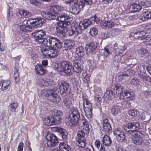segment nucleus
Instances as JSON below:
<instances>
[{"label": "nucleus", "instance_id": "09e8293b", "mask_svg": "<svg viewBox=\"0 0 151 151\" xmlns=\"http://www.w3.org/2000/svg\"><path fill=\"white\" fill-rule=\"evenodd\" d=\"M63 102L65 106L67 107L70 108L72 105L70 99L68 98H67L64 100Z\"/></svg>", "mask_w": 151, "mask_h": 151}, {"label": "nucleus", "instance_id": "aec40b11", "mask_svg": "<svg viewBox=\"0 0 151 151\" xmlns=\"http://www.w3.org/2000/svg\"><path fill=\"white\" fill-rule=\"evenodd\" d=\"M45 67L41 64H37L35 67V72L37 74L42 75L46 72Z\"/></svg>", "mask_w": 151, "mask_h": 151}, {"label": "nucleus", "instance_id": "7c9ffc66", "mask_svg": "<svg viewBox=\"0 0 151 151\" xmlns=\"http://www.w3.org/2000/svg\"><path fill=\"white\" fill-rule=\"evenodd\" d=\"M142 9L141 6L139 4H133L131 5L129 8L130 11L132 12H137Z\"/></svg>", "mask_w": 151, "mask_h": 151}, {"label": "nucleus", "instance_id": "423d86ee", "mask_svg": "<svg viewBox=\"0 0 151 151\" xmlns=\"http://www.w3.org/2000/svg\"><path fill=\"white\" fill-rule=\"evenodd\" d=\"M58 85L60 89V93L63 96H68L71 92V86L64 81H60Z\"/></svg>", "mask_w": 151, "mask_h": 151}, {"label": "nucleus", "instance_id": "a19ab883", "mask_svg": "<svg viewBox=\"0 0 151 151\" xmlns=\"http://www.w3.org/2000/svg\"><path fill=\"white\" fill-rule=\"evenodd\" d=\"M59 132L61 134L62 138L63 139H66L68 136V133L65 129L61 127L60 130H59Z\"/></svg>", "mask_w": 151, "mask_h": 151}, {"label": "nucleus", "instance_id": "c9c22d12", "mask_svg": "<svg viewBox=\"0 0 151 151\" xmlns=\"http://www.w3.org/2000/svg\"><path fill=\"white\" fill-rule=\"evenodd\" d=\"M51 11L61 12L64 10V8L62 6L58 5H52L50 8Z\"/></svg>", "mask_w": 151, "mask_h": 151}, {"label": "nucleus", "instance_id": "0e129e2a", "mask_svg": "<svg viewBox=\"0 0 151 151\" xmlns=\"http://www.w3.org/2000/svg\"><path fill=\"white\" fill-rule=\"evenodd\" d=\"M89 126V125L88 126H84L82 130V131H83V132L86 134H88L89 133L90 131Z\"/></svg>", "mask_w": 151, "mask_h": 151}, {"label": "nucleus", "instance_id": "2f4dec72", "mask_svg": "<svg viewBox=\"0 0 151 151\" xmlns=\"http://www.w3.org/2000/svg\"><path fill=\"white\" fill-rule=\"evenodd\" d=\"M76 143L79 147L83 148L85 147L86 144V141L85 138H83L82 139L78 138L76 140Z\"/></svg>", "mask_w": 151, "mask_h": 151}, {"label": "nucleus", "instance_id": "79ce46f5", "mask_svg": "<svg viewBox=\"0 0 151 151\" xmlns=\"http://www.w3.org/2000/svg\"><path fill=\"white\" fill-rule=\"evenodd\" d=\"M52 116H62L63 113L61 111L57 109H53L51 111Z\"/></svg>", "mask_w": 151, "mask_h": 151}, {"label": "nucleus", "instance_id": "6e6d98bb", "mask_svg": "<svg viewBox=\"0 0 151 151\" xmlns=\"http://www.w3.org/2000/svg\"><path fill=\"white\" fill-rule=\"evenodd\" d=\"M85 134H86L83 132V131L81 130L79 131L78 132L77 135L78 137H80L83 139V138H85L84 137Z\"/></svg>", "mask_w": 151, "mask_h": 151}, {"label": "nucleus", "instance_id": "c756f323", "mask_svg": "<svg viewBox=\"0 0 151 151\" xmlns=\"http://www.w3.org/2000/svg\"><path fill=\"white\" fill-rule=\"evenodd\" d=\"M51 118L53 125L59 124L62 122V118L61 116H51Z\"/></svg>", "mask_w": 151, "mask_h": 151}, {"label": "nucleus", "instance_id": "393cba45", "mask_svg": "<svg viewBox=\"0 0 151 151\" xmlns=\"http://www.w3.org/2000/svg\"><path fill=\"white\" fill-rule=\"evenodd\" d=\"M33 20L32 23L33 26H35V27H40L43 24L44 19H43L36 18L35 19H32Z\"/></svg>", "mask_w": 151, "mask_h": 151}, {"label": "nucleus", "instance_id": "5fc2aeb1", "mask_svg": "<svg viewBox=\"0 0 151 151\" xmlns=\"http://www.w3.org/2000/svg\"><path fill=\"white\" fill-rule=\"evenodd\" d=\"M131 84L134 86H136L139 84V80L136 78L132 79L130 82Z\"/></svg>", "mask_w": 151, "mask_h": 151}, {"label": "nucleus", "instance_id": "f704fd0d", "mask_svg": "<svg viewBox=\"0 0 151 151\" xmlns=\"http://www.w3.org/2000/svg\"><path fill=\"white\" fill-rule=\"evenodd\" d=\"M102 142L106 146H109L112 143L111 138L107 135H105L103 137Z\"/></svg>", "mask_w": 151, "mask_h": 151}, {"label": "nucleus", "instance_id": "c85d7f7f", "mask_svg": "<svg viewBox=\"0 0 151 151\" xmlns=\"http://www.w3.org/2000/svg\"><path fill=\"white\" fill-rule=\"evenodd\" d=\"M125 50V49L124 48L122 47H119L117 49L114 48V50H113V51L112 52L113 55L115 54V58H116V57H119L120 58V56H119L117 55L118 54H120L124 52V51Z\"/></svg>", "mask_w": 151, "mask_h": 151}, {"label": "nucleus", "instance_id": "39448f33", "mask_svg": "<svg viewBox=\"0 0 151 151\" xmlns=\"http://www.w3.org/2000/svg\"><path fill=\"white\" fill-rule=\"evenodd\" d=\"M40 51L42 54L45 56L53 58L57 56L58 51L55 48L52 47H49L48 45L41 47Z\"/></svg>", "mask_w": 151, "mask_h": 151}, {"label": "nucleus", "instance_id": "cd10ccee", "mask_svg": "<svg viewBox=\"0 0 151 151\" xmlns=\"http://www.w3.org/2000/svg\"><path fill=\"white\" fill-rule=\"evenodd\" d=\"M114 103V106L111 109V113L114 115H116L121 112V106H119L118 104H117V105L115 104Z\"/></svg>", "mask_w": 151, "mask_h": 151}, {"label": "nucleus", "instance_id": "6e6552de", "mask_svg": "<svg viewBox=\"0 0 151 151\" xmlns=\"http://www.w3.org/2000/svg\"><path fill=\"white\" fill-rule=\"evenodd\" d=\"M46 138L47 140V146L49 147L57 146L59 143L58 137L53 134H48L46 136Z\"/></svg>", "mask_w": 151, "mask_h": 151}, {"label": "nucleus", "instance_id": "69168bd1", "mask_svg": "<svg viewBox=\"0 0 151 151\" xmlns=\"http://www.w3.org/2000/svg\"><path fill=\"white\" fill-rule=\"evenodd\" d=\"M29 2L30 4L36 6H38L40 5V3L37 0H30Z\"/></svg>", "mask_w": 151, "mask_h": 151}, {"label": "nucleus", "instance_id": "4be33fe9", "mask_svg": "<svg viewBox=\"0 0 151 151\" xmlns=\"http://www.w3.org/2000/svg\"><path fill=\"white\" fill-rule=\"evenodd\" d=\"M150 18H151V10H144L141 19L142 21H146Z\"/></svg>", "mask_w": 151, "mask_h": 151}, {"label": "nucleus", "instance_id": "4468645a", "mask_svg": "<svg viewBox=\"0 0 151 151\" xmlns=\"http://www.w3.org/2000/svg\"><path fill=\"white\" fill-rule=\"evenodd\" d=\"M120 94V99L124 100L125 98L129 99V100H132L134 98V94L133 93H131L127 91H121L120 93H119Z\"/></svg>", "mask_w": 151, "mask_h": 151}, {"label": "nucleus", "instance_id": "a211bd4d", "mask_svg": "<svg viewBox=\"0 0 151 151\" xmlns=\"http://www.w3.org/2000/svg\"><path fill=\"white\" fill-rule=\"evenodd\" d=\"M67 27L64 26H59L58 25L56 27V29L58 32V36H59L62 39L64 38L66 35V32L67 30Z\"/></svg>", "mask_w": 151, "mask_h": 151}, {"label": "nucleus", "instance_id": "774afa93", "mask_svg": "<svg viewBox=\"0 0 151 151\" xmlns=\"http://www.w3.org/2000/svg\"><path fill=\"white\" fill-rule=\"evenodd\" d=\"M53 84V82L51 80L47 81L44 83V85L46 86H51Z\"/></svg>", "mask_w": 151, "mask_h": 151}, {"label": "nucleus", "instance_id": "6ab92c4d", "mask_svg": "<svg viewBox=\"0 0 151 151\" xmlns=\"http://www.w3.org/2000/svg\"><path fill=\"white\" fill-rule=\"evenodd\" d=\"M97 47V44L94 42L89 43L86 46V51L91 54H93L95 51Z\"/></svg>", "mask_w": 151, "mask_h": 151}, {"label": "nucleus", "instance_id": "bf43d9fd", "mask_svg": "<svg viewBox=\"0 0 151 151\" xmlns=\"http://www.w3.org/2000/svg\"><path fill=\"white\" fill-rule=\"evenodd\" d=\"M81 123L83 124V127L89 126V124L87 120L84 117L82 118L81 119Z\"/></svg>", "mask_w": 151, "mask_h": 151}, {"label": "nucleus", "instance_id": "052dcab7", "mask_svg": "<svg viewBox=\"0 0 151 151\" xmlns=\"http://www.w3.org/2000/svg\"><path fill=\"white\" fill-rule=\"evenodd\" d=\"M109 37L107 34L104 32H101L100 35V38L101 39H106Z\"/></svg>", "mask_w": 151, "mask_h": 151}, {"label": "nucleus", "instance_id": "a18cd8bd", "mask_svg": "<svg viewBox=\"0 0 151 151\" xmlns=\"http://www.w3.org/2000/svg\"><path fill=\"white\" fill-rule=\"evenodd\" d=\"M19 68H18L16 67L14 69V77L15 78V81L16 82H19L20 80L19 74L18 73Z\"/></svg>", "mask_w": 151, "mask_h": 151}, {"label": "nucleus", "instance_id": "f257e3e1", "mask_svg": "<svg viewBox=\"0 0 151 151\" xmlns=\"http://www.w3.org/2000/svg\"><path fill=\"white\" fill-rule=\"evenodd\" d=\"M83 63V61L82 59H76L74 60V67L73 68L72 64L70 62L66 61H61L58 64V67L56 68V69L59 72L64 71L69 76L72 75L74 71L79 75L82 70V65Z\"/></svg>", "mask_w": 151, "mask_h": 151}, {"label": "nucleus", "instance_id": "58836bf2", "mask_svg": "<svg viewBox=\"0 0 151 151\" xmlns=\"http://www.w3.org/2000/svg\"><path fill=\"white\" fill-rule=\"evenodd\" d=\"M36 42L39 44H46L48 43V39L47 38H41L36 39Z\"/></svg>", "mask_w": 151, "mask_h": 151}, {"label": "nucleus", "instance_id": "e433bc0d", "mask_svg": "<svg viewBox=\"0 0 151 151\" xmlns=\"http://www.w3.org/2000/svg\"><path fill=\"white\" fill-rule=\"evenodd\" d=\"M0 84H1V87L0 89L3 91L8 88V86L10 85V83L8 81H0Z\"/></svg>", "mask_w": 151, "mask_h": 151}, {"label": "nucleus", "instance_id": "f03ea898", "mask_svg": "<svg viewBox=\"0 0 151 151\" xmlns=\"http://www.w3.org/2000/svg\"><path fill=\"white\" fill-rule=\"evenodd\" d=\"M97 0H68L65 2L66 4H69L71 8L70 10L73 14H77L84 6L85 3L91 5L93 3L96 2Z\"/></svg>", "mask_w": 151, "mask_h": 151}, {"label": "nucleus", "instance_id": "3c124183", "mask_svg": "<svg viewBox=\"0 0 151 151\" xmlns=\"http://www.w3.org/2000/svg\"><path fill=\"white\" fill-rule=\"evenodd\" d=\"M19 13L21 15L27 17L28 16L29 12L25 10L22 9L19 11Z\"/></svg>", "mask_w": 151, "mask_h": 151}, {"label": "nucleus", "instance_id": "680f3d73", "mask_svg": "<svg viewBox=\"0 0 151 151\" xmlns=\"http://www.w3.org/2000/svg\"><path fill=\"white\" fill-rule=\"evenodd\" d=\"M129 38L132 40L134 39H137V36L136 32H131L129 35Z\"/></svg>", "mask_w": 151, "mask_h": 151}, {"label": "nucleus", "instance_id": "473e14b6", "mask_svg": "<svg viewBox=\"0 0 151 151\" xmlns=\"http://www.w3.org/2000/svg\"><path fill=\"white\" fill-rule=\"evenodd\" d=\"M85 49L82 47L80 46L76 48V52L79 57H83L85 55Z\"/></svg>", "mask_w": 151, "mask_h": 151}, {"label": "nucleus", "instance_id": "9b49d317", "mask_svg": "<svg viewBox=\"0 0 151 151\" xmlns=\"http://www.w3.org/2000/svg\"><path fill=\"white\" fill-rule=\"evenodd\" d=\"M140 128V126L139 124L135 122L129 123L124 127V130L130 134L138 131Z\"/></svg>", "mask_w": 151, "mask_h": 151}, {"label": "nucleus", "instance_id": "37998d69", "mask_svg": "<svg viewBox=\"0 0 151 151\" xmlns=\"http://www.w3.org/2000/svg\"><path fill=\"white\" fill-rule=\"evenodd\" d=\"M51 118L47 117L45 118L43 120V123L46 125L50 126L53 125L52 122Z\"/></svg>", "mask_w": 151, "mask_h": 151}, {"label": "nucleus", "instance_id": "13d9d810", "mask_svg": "<svg viewBox=\"0 0 151 151\" xmlns=\"http://www.w3.org/2000/svg\"><path fill=\"white\" fill-rule=\"evenodd\" d=\"M129 114L132 116H135L137 115L138 112L135 110H131L129 111Z\"/></svg>", "mask_w": 151, "mask_h": 151}, {"label": "nucleus", "instance_id": "a878e982", "mask_svg": "<svg viewBox=\"0 0 151 151\" xmlns=\"http://www.w3.org/2000/svg\"><path fill=\"white\" fill-rule=\"evenodd\" d=\"M58 148L61 150L63 151H71L70 147L66 143L60 142Z\"/></svg>", "mask_w": 151, "mask_h": 151}, {"label": "nucleus", "instance_id": "72a5a7b5", "mask_svg": "<svg viewBox=\"0 0 151 151\" xmlns=\"http://www.w3.org/2000/svg\"><path fill=\"white\" fill-rule=\"evenodd\" d=\"M129 72V70H127L126 73H120L118 74V79L119 81H121L123 80L126 79L127 77L129 76L128 73Z\"/></svg>", "mask_w": 151, "mask_h": 151}, {"label": "nucleus", "instance_id": "864d4df0", "mask_svg": "<svg viewBox=\"0 0 151 151\" xmlns=\"http://www.w3.org/2000/svg\"><path fill=\"white\" fill-rule=\"evenodd\" d=\"M86 19L89 20L91 22V24L88 27L92 24V22L91 21H93L94 22H96L98 21V17L96 15H95L94 16L91 17L90 19Z\"/></svg>", "mask_w": 151, "mask_h": 151}, {"label": "nucleus", "instance_id": "49530a36", "mask_svg": "<svg viewBox=\"0 0 151 151\" xmlns=\"http://www.w3.org/2000/svg\"><path fill=\"white\" fill-rule=\"evenodd\" d=\"M105 95L106 96V97H108V98L110 97L113 95V96L117 98L118 96L117 94H115V93H113V92L109 90H107L105 93Z\"/></svg>", "mask_w": 151, "mask_h": 151}, {"label": "nucleus", "instance_id": "4d7b16f0", "mask_svg": "<svg viewBox=\"0 0 151 151\" xmlns=\"http://www.w3.org/2000/svg\"><path fill=\"white\" fill-rule=\"evenodd\" d=\"M115 87L116 90V94H117V93L118 94L119 93H120L121 91H122V89L123 88V87L122 86L119 84H117L116 86Z\"/></svg>", "mask_w": 151, "mask_h": 151}, {"label": "nucleus", "instance_id": "f3484780", "mask_svg": "<svg viewBox=\"0 0 151 151\" xmlns=\"http://www.w3.org/2000/svg\"><path fill=\"white\" fill-rule=\"evenodd\" d=\"M143 68L144 69L143 70H140L139 71L138 73V76L141 80L143 82L146 81L147 82H150L151 81L150 77L146 74L145 71L144 70L145 68L144 67Z\"/></svg>", "mask_w": 151, "mask_h": 151}, {"label": "nucleus", "instance_id": "dca6fc26", "mask_svg": "<svg viewBox=\"0 0 151 151\" xmlns=\"http://www.w3.org/2000/svg\"><path fill=\"white\" fill-rule=\"evenodd\" d=\"M57 90L56 88L53 89L51 94L49 96L48 99L53 102L58 103L60 101L61 99L57 93H55Z\"/></svg>", "mask_w": 151, "mask_h": 151}, {"label": "nucleus", "instance_id": "ea45409f", "mask_svg": "<svg viewBox=\"0 0 151 151\" xmlns=\"http://www.w3.org/2000/svg\"><path fill=\"white\" fill-rule=\"evenodd\" d=\"M103 131L106 132L110 133L112 131L111 124L103 125Z\"/></svg>", "mask_w": 151, "mask_h": 151}, {"label": "nucleus", "instance_id": "412c9836", "mask_svg": "<svg viewBox=\"0 0 151 151\" xmlns=\"http://www.w3.org/2000/svg\"><path fill=\"white\" fill-rule=\"evenodd\" d=\"M100 25L103 28L105 29H111L114 26V24L112 21L104 20L101 22Z\"/></svg>", "mask_w": 151, "mask_h": 151}, {"label": "nucleus", "instance_id": "1a4fd4ad", "mask_svg": "<svg viewBox=\"0 0 151 151\" xmlns=\"http://www.w3.org/2000/svg\"><path fill=\"white\" fill-rule=\"evenodd\" d=\"M133 142L136 145L147 146L148 142L145 139L144 136L142 134L141 135L137 134H135L132 139Z\"/></svg>", "mask_w": 151, "mask_h": 151}, {"label": "nucleus", "instance_id": "4c0bfd02", "mask_svg": "<svg viewBox=\"0 0 151 151\" xmlns=\"http://www.w3.org/2000/svg\"><path fill=\"white\" fill-rule=\"evenodd\" d=\"M53 89H51L49 90L43 89L40 92L41 94L43 96H44L49 98V96L51 94Z\"/></svg>", "mask_w": 151, "mask_h": 151}, {"label": "nucleus", "instance_id": "7ed1b4c3", "mask_svg": "<svg viewBox=\"0 0 151 151\" xmlns=\"http://www.w3.org/2000/svg\"><path fill=\"white\" fill-rule=\"evenodd\" d=\"M91 24L89 20L83 19L80 22L78 27L75 28V29H68L67 28L66 32L69 36H72L75 35H77L81 33L82 30L86 29Z\"/></svg>", "mask_w": 151, "mask_h": 151}, {"label": "nucleus", "instance_id": "ddd939ff", "mask_svg": "<svg viewBox=\"0 0 151 151\" xmlns=\"http://www.w3.org/2000/svg\"><path fill=\"white\" fill-rule=\"evenodd\" d=\"M48 40V43L50 47L59 49L62 47V42L57 38L50 36Z\"/></svg>", "mask_w": 151, "mask_h": 151}, {"label": "nucleus", "instance_id": "2eb2a0df", "mask_svg": "<svg viewBox=\"0 0 151 151\" xmlns=\"http://www.w3.org/2000/svg\"><path fill=\"white\" fill-rule=\"evenodd\" d=\"M124 100L120 99L119 97L117 100H113V103H114L116 105H119V106H120V105L121 104L122 106V107L124 109L130 108L131 106V103L129 102Z\"/></svg>", "mask_w": 151, "mask_h": 151}, {"label": "nucleus", "instance_id": "b1692460", "mask_svg": "<svg viewBox=\"0 0 151 151\" xmlns=\"http://www.w3.org/2000/svg\"><path fill=\"white\" fill-rule=\"evenodd\" d=\"M32 35L35 37L36 39L41 38L46 35L45 32L42 30H36L32 34Z\"/></svg>", "mask_w": 151, "mask_h": 151}, {"label": "nucleus", "instance_id": "e2e57ef3", "mask_svg": "<svg viewBox=\"0 0 151 151\" xmlns=\"http://www.w3.org/2000/svg\"><path fill=\"white\" fill-rule=\"evenodd\" d=\"M111 53V52L109 51V49L106 47H105L104 52V56L106 57L108 56Z\"/></svg>", "mask_w": 151, "mask_h": 151}, {"label": "nucleus", "instance_id": "603ef678", "mask_svg": "<svg viewBox=\"0 0 151 151\" xmlns=\"http://www.w3.org/2000/svg\"><path fill=\"white\" fill-rule=\"evenodd\" d=\"M18 106V103L17 102H13V103L11 104L10 105L11 110L14 112L15 111L16 109Z\"/></svg>", "mask_w": 151, "mask_h": 151}, {"label": "nucleus", "instance_id": "c03bdc74", "mask_svg": "<svg viewBox=\"0 0 151 151\" xmlns=\"http://www.w3.org/2000/svg\"><path fill=\"white\" fill-rule=\"evenodd\" d=\"M137 39H139L143 40L145 37V33L144 31H140L136 32Z\"/></svg>", "mask_w": 151, "mask_h": 151}, {"label": "nucleus", "instance_id": "0eeeda50", "mask_svg": "<svg viewBox=\"0 0 151 151\" xmlns=\"http://www.w3.org/2000/svg\"><path fill=\"white\" fill-rule=\"evenodd\" d=\"M83 109L85 113L86 116L88 118L92 117L93 108L90 101L86 98H83Z\"/></svg>", "mask_w": 151, "mask_h": 151}, {"label": "nucleus", "instance_id": "de8ad7c7", "mask_svg": "<svg viewBox=\"0 0 151 151\" xmlns=\"http://www.w3.org/2000/svg\"><path fill=\"white\" fill-rule=\"evenodd\" d=\"M143 42L144 43L147 45H151V37L149 35H145V37L144 38Z\"/></svg>", "mask_w": 151, "mask_h": 151}, {"label": "nucleus", "instance_id": "338daca9", "mask_svg": "<svg viewBox=\"0 0 151 151\" xmlns=\"http://www.w3.org/2000/svg\"><path fill=\"white\" fill-rule=\"evenodd\" d=\"M83 81L85 83H87L89 80V76L88 75H86L83 76Z\"/></svg>", "mask_w": 151, "mask_h": 151}, {"label": "nucleus", "instance_id": "9d476101", "mask_svg": "<svg viewBox=\"0 0 151 151\" xmlns=\"http://www.w3.org/2000/svg\"><path fill=\"white\" fill-rule=\"evenodd\" d=\"M58 20L60 22H57V24L59 26L67 27L71 23L68 21L70 17L65 13H61L58 18Z\"/></svg>", "mask_w": 151, "mask_h": 151}, {"label": "nucleus", "instance_id": "8fccbe9b", "mask_svg": "<svg viewBox=\"0 0 151 151\" xmlns=\"http://www.w3.org/2000/svg\"><path fill=\"white\" fill-rule=\"evenodd\" d=\"M98 30L95 27H93L90 29V33L91 35L93 37H94L97 35Z\"/></svg>", "mask_w": 151, "mask_h": 151}, {"label": "nucleus", "instance_id": "f8f14e48", "mask_svg": "<svg viewBox=\"0 0 151 151\" xmlns=\"http://www.w3.org/2000/svg\"><path fill=\"white\" fill-rule=\"evenodd\" d=\"M114 133L118 141L121 142H125L127 141L125 134L121 129L117 128L115 129L114 130Z\"/></svg>", "mask_w": 151, "mask_h": 151}, {"label": "nucleus", "instance_id": "20e7f679", "mask_svg": "<svg viewBox=\"0 0 151 151\" xmlns=\"http://www.w3.org/2000/svg\"><path fill=\"white\" fill-rule=\"evenodd\" d=\"M65 120L67 123L71 125H77L80 118V113L77 109L73 108Z\"/></svg>", "mask_w": 151, "mask_h": 151}, {"label": "nucleus", "instance_id": "5701e85b", "mask_svg": "<svg viewBox=\"0 0 151 151\" xmlns=\"http://www.w3.org/2000/svg\"><path fill=\"white\" fill-rule=\"evenodd\" d=\"M58 14L56 12L51 11L45 13V17L47 19L53 20L58 19Z\"/></svg>", "mask_w": 151, "mask_h": 151}, {"label": "nucleus", "instance_id": "bb28decb", "mask_svg": "<svg viewBox=\"0 0 151 151\" xmlns=\"http://www.w3.org/2000/svg\"><path fill=\"white\" fill-rule=\"evenodd\" d=\"M75 44L73 42L70 40H67L64 42V46L63 48L65 50H70L75 45Z\"/></svg>", "mask_w": 151, "mask_h": 151}]
</instances>
